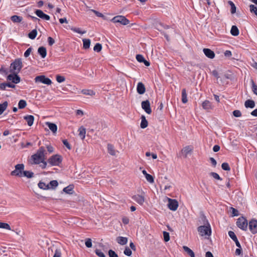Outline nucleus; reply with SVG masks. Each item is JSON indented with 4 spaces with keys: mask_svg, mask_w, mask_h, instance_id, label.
Segmentation results:
<instances>
[{
    "mask_svg": "<svg viewBox=\"0 0 257 257\" xmlns=\"http://www.w3.org/2000/svg\"><path fill=\"white\" fill-rule=\"evenodd\" d=\"M46 153L44 147H41L37 151L36 153L31 156L32 164H40L41 162L46 159Z\"/></svg>",
    "mask_w": 257,
    "mask_h": 257,
    "instance_id": "f257e3e1",
    "label": "nucleus"
},
{
    "mask_svg": "<svg viewBox=\"0 0 257 257\" xmlns=\"http://www.w3.org/2000/svg\"><path fill=\"white\" fill-rule=\"evenodd\" d=\"M23 67L22 59L18 58L11 64L10 72L11 73H19Z\"/></svg>",
    "mask_w": 257,
    "mask_h": 257,
    "instance_id": "f03ea898",
    "label": "nucleus"
},
{
    "mask_svg": "<svg viewBox=\"0 0 257 257\" xmlns=\"http://www.w3.org/2000/svg\"><path fill=\"white\" fill-rule=\"evenodd\" d=\"M207 225H201L198 227V231L199 234L202 236L209 237L211 234V229L209 223L207 222Z\"/></svg>",
    "mask_w": 257,
    "mask_h": 257,
    "instance_id": "7ed1b4c3",
    "label": "nucleus"
},
{
    "mask_svg": "<svg viewBox=\"0 0 257 257\" xmlns=\"http://www.w3.org/2000/svg\"><path fill=\"white\" fill-rule=\"evenodd\" d=\"M62 157L59 155H54L51 156L48 160V162L51 165L58 166L61 163Z\"/></svg>",
    "mask_w": 257,
    "mask_h": 257,
    "instance_id": "20e7f679",
    "label": "nucleus"
},
{
    "mask_svg": "<svg viewBox=\"0 0 257 257\" xmlns=\"http://www.w3.org/2000/svg\"><path fill=\"white\" fill-rule=\"evenodd\" d=\"M237 226L242 230L246 231L247 229V220L243 217H239L236 221Z\"/></svg>",
    "mask_w": 257,
    "mask_h": 257,
    "instance_id": "39448f33",
    "label": "nucleus"
},
{
    "mask_svg": "<svg viewBox=\"0 0 257 257\" xmlns=\"http://www.w3.org/2000/svg\"><path fill=\"white\" fill-rule=\"evenodd\" d=\"M24 169V165L23 164H17L15 166V170L11 172L12 175L22 177Z\"/></svg>",
    "mask_w": 257,
    "mask_h": 257,
    "instance_id": "423d86ee",
    "label": "nucleus"
},
{
    "mask_svg": "<svg viewBox=\"0 0 257 257\" xmlns=\"http://www.w3.org/2000/svg\"><path fill=\"white\" fill-rule=\"evenodd\" d=\"M114 23H120L123 25H126L129 24V21L123 16H117L111 19Z\"/></svg>",
    "mask_w": 257,
    "mask_h": 257,
    "instance_id": "0eeeda50",
    "label": "nucleus"
},
{
    "mask_svg": "<svg viewBox=\"0 0 257 257\" xmlns=\"http://www.w3.org/2000/svg\"><path fill=\"white\" fill-rule=\"evenodd\" d=\"M35 81L36 82H41L47 85H50L52 83L51 80L49 78L46 77L44 75L36 77Z\"/></svg>",
    "mask_w": 257,
    "mask_h": 257,
    "instance_id": "6e6552de",
    "label": "nucleus"
},
{
    "mask_svg": "<svg viewBox=\"0 0 257 257\" xmlns=\"http://www.w3.org/2000/svg\"><path fill=\"white\" fill-rule=\"evenodd\" d=\"M168 208L172 210L176 211L178 207V203L177 201L175 199H172L170 198H168Z\"/></svg>",
    "mask_w": 257,
    "mask_h": 257,
    "instance_id": "1a4fd4ad",
    "label": "nucleus"
},
{
    "mask_svg": "<svg viewBox=\"0 0 257 257\" xmlns=\"http://www.w3.org/2000/svg\"><path fill=\"white\" fill-rule=\"evenodd\" d=\"M18 73H12V74L9 75L7 77L8 80L11 81L13 83L17 84L20 82L21 78L18 75Z\"/></svg>",
    "mask_w": 257,
    "mask_h": 257,
    "instance_id": "9d476101",
    "label": "nucleus"
},
{
    "mask_svg": "<svg viewBox=\"0 0 257 257\" xmlns=\"http://www.w3.org/2000/svg\"><path fill=\"white\" fill-rule=\"evenodd\" d=\"M248 225L249 230L253 234L257 233V220L252 219L249 222Z\"/></svg>",
    "mask_w": 257,
    "mask_h": 257,
    "instance_id": "9b49d317",
    "label": "nucleus"
},
{
    "mask_svg": "<svg viewBox=\"0 0 257 257\" xmlns=\"http://www.w3.org/2000/svg\"><path fill=\"white\" fill-rule=\"evenodd\" d=\"M142 108L145 111V112L150 114L152 112V110L150 107V101L148 100L143 101L141 103Z\"/></svg>",
    "mask_w": 257,
    "mask_h": 257,
    "instance_id": "f8f14e48",
    "label": "nucleus"
},
{
    "mask_svg": "<svg viewBox=\"0 0 257 257\" xmlns=\"http://www.w3.org/2000/svg\"><path fill=\"white\" fill-rule=\"evenodd\" d=\"M193 148L191 146H187L184 147L181 150V154L185 158H187L188 155L191 153Z\"/></svg>",
    "mask_w": 257,
    "mask_h": 257,
    "instance_id": "ddd939ff",
    "label": "nucleus"
},
{
    "mask_svg": "<svg viewBox=\"0 0 257 257\" xmlns=\"http://www.w3.org/2000/svg\"><path fill=\"white\" fill-rule=\"evenodd\" d=\"M35 14H36V15L39 17V18L42 19H44L45 20H49L50 19V17L49 16L44 14L42 11L40 10H37L36 11H35Z\"/></svg>",
    "mask_w": 257,
    "mask_h": 257,
    "instance_id": "4468645a",
    "label": "nucleus"
},
{
    "mask_svg": "<svg viewBox=\"0 0 257 257\" xmlns=\"http://www.w3.org/2000/svg\"><path fill=\"white\" fill-rule=\"evenodd\" d=\"M203 52L205 56L210 59H213L215 57V53L211 50L208 48L203 49Z\"/></svg>",
    "mask_w": 257,
    "mask_h": 257,
    "instance_id": "2eb2a0df",
    "label": "nucleus"
},
{
    "mask_svg": "<svg viewBox=\"0 0 257 257\" xmlns=\"http://www.w3.org/2000/svg\"><path fill=\"white\" fill-rule=\"evenodd\" d=\"M137 92L140 94H144L146 91V88L142 82H139L137 87Z\"/></svg>",
    "mask_w": 257,
    "mask_h": 257,
    "instance_id": "dca6fc26",
    "label": "nucleus"
},
{
    "mask_svg": "<svg viewBox=\"0 0 257 257\" xmlns=\"http://www.w3.org/2000/svg\"><path fill=\"white\" fill-rule=\"evenodd\" d=\"M133 199L140 205H142L145 201L144 197L140 195H134Z\"/></svg>",
    "mask_w": 257,
    "mask_h": 257,
    "instance_id": "f3484780",
    "label": "nucleus"
},
{
    "mask_svg": "<svg viewBox=\"0 0 257 257\" xmlns=\"http://www.w3.org/2000/svg\"><path fill=\"white\" fill-rule=\"evenodd\" d=\"M202 107L206 110H210L213 108L211 103L208 100H205L202 104Z\"/></svg>",
    "mask_w": 257,
    "mask_h": 257,
    "instance_id": "a211bd4d",
    "label": "nucleus"
},
{
    "mask_svg": "<svg viewBox=\"0 0 257 257\" xmlns=\"http://www.w3.org/2000/svg\"><path fill=\"white\" fill-rule=\"evenodd\" d=\"M46 125L48 126L49 128L53 133H56L57 130V126L56 124L55 123L50 122H46L45 123Z\"/></svg>",
    "mask_w": 257,
    "mask_h": 257,
    "instance_id": "6ab92c4d",
    "label": "nucleus"
},
{
    "mask_svg": "<svg viewBox=\"0 0 257 257\" xmlns=\"http://www.w3.org/2000/svg\"><path fill=\"white\" fill-rule=\"evenodd\" d=\"M24 118L27 121L29 126H32L33 124L34 120V117L32 115H28L25 116Z\"/></svg>",
    "mask_w": 257,
    "mask_h": 257,
    "instance_id": "aec40b11",
    "label": "nucleus"
},
{
    "mask_svg": "<svg viewBox=\"0 0 257 257\" xmlns=\"http://www.w3.org/2000/svg\"><path fill=\"white\" fill-rule=\"evenodd\" d=\"M38 52L42 58L46 57L47 55V50L45 47L43 46L39 47L38 50Z\"/></svg>",
    "mask_w": 257,
    "mask_h": 257,
    "instance_id": "412c9836",
    "label": "nucleus"
},
{
    "mask_svg": "<svg viewBox=\"0 0 257 257\" xmlns=\"http://www.w3.org/2000/svg\"><path fill=\"white\" fill-rule=\"evenodd\" d=\"M244 106L246 108H253L255 107V102L252 100L248 99L245 101Z\"/></svg>",
    "mask_w": 257,
    "mask_h": 257,
    "instance_id": "4be33fe9",
    "label": "nucleus"
},
{
    "mask_svg": "<svg viewBox=\"0 0 257 257\" xmlns=\"http://www.w3.org/2000/svg\"><path fill=\"white\" fill-rule=\"evenodd\" d=\"M107 151L110 155L112 156L116 155V151L115 150L114 147L112 145H107Z\"/></svg>",
    "mask_w": 257,
    "mask_h": 257,
    "instance_id": "5701e85b",
    "label": "nucleus"
},
{
    "mask_svg": "<svg viewBox=\"0 0 257 257\" xmlns=\"http://www.w3.org/2000/svg\"><path fill=\"white\" fill-rule=\"evenodd\" d=\"M148 125V121L147 120L145 116L144 115H142L141 116V122L140 124V126L142 128H145L147 127Z\"/></svg>",
    "mask_w": 257,
    "mask_h": 257,
    "instance_id": "b1692460",
    "label": "nucleus"
},
{
    "mask_svg": "<svg viewBox=\"0 0 257 257\" xmlns=\"http://www.w3.org/2000/svg\"><path fill=\"white\" fill-rule=\"evenodd\" d=\"M116 241L118 243L121 245H124L127 243V239L126 237L119 236L116 238Z\"/></svg>",
    "mask_w": 257,
    "mask_h": 257,
    "instance_id": "393cba45",
    "label": "nucleus"
},
{
    "mask_svg": "<svg viewBox=\"0 0 257 257\" xmlns=\"http://www.w3.org/2000/svg\"><path fill=\"white\" fill-rule=\"evenodd\" d=\"M183 248L184 251L186 252L189 256H190V257H195V254L194 252L188 246H183Z\"/></svg>",
    "mask_w": 257,
    "mask_h": 257,
    "instance_id": "a878e982",
    "label": "nucleus"
},
{
    "mask_svg": "<svg viewBox=\"0 0 257 257\" xmlns=\"http://www.w3.org/2000/svg\"><path fill=\"white\" fill-rule=\"evenodd\" d=\"M79 136L82 140H84L85 137L86 130L83 126H81L79 129Z\"/></svg>",
    "mask_w": 257,
    "mask_h": 257,
    "instance_id": "bb28decb",
    "label": "nucleus"
},
{
    "mask_svg": "<svg viewBox=\"0 0 257 257\" xmlns=\"http://www.w3.org/2000/svg\"><path fill=\"white\" fill-rule=\"evenodd\" d=\"M230 33L232 36H237L239 34V30L236 26H232L230 30Z\"/></svg>",
    "mask_w": 257,
    "mask_h": 257,
    "instance_id": "cd10ccee",
    "label": "nucleus"
},
{
    "mask_svg": "<svg viewBox=\"0 0 257 257\" xmlns=\"http://www.w3.org/2000/svg\"><path fill=\"white\" fill-rule=\"evenodd\" d=\"M63 191L67 194H72L73 192V186L72 185H69L65 187Z\"/></svg>",
    "mask_w": 257,
    "mask_h": 257,
    "instance_id": "c85d7f7f",
    "label": "nucleus"
},
{
    "mask_svg": "<svg viewBox=\"0 0 257 257\" xmlns=\"http://www.w3.org/2000/svg\"><path fill=\"white\" fill-rule=\"evenodd\" d=\"M81 92L86 95L93 96L95 94V92L90 89H83L81 90Z\"/></svg>",
    "mask_w": 257,
    "mask_h": 257,
    "instance_id": "c756f323",
    "label": "nucleus"
},
{
    "mask_svg": "<svg viewBox=\"0 0 257 257\" xmlns=\"http://www.w3.org/2000/svg\"><path fill=\"white\" fill-rule=\"evenodd\" d=\"M182 101L183 103H186L188 101L187 95L185 89H183L182 90Z\"/></svg>",
    "mask_w": 257,
    "mask_h": 257,
    "instance_id": "7c9ffc66",
    "label": "nucleus"
},
{
    "mask_svg": "<svg viewBox=\"0 0 257 257\" xmlns=\"http://www.w3.org/2000/svg\"><path fill=\"white\" fill-rule=\"evenodd\" d=\"M11 20L14 23H20L23 20L22 17L17 15H14L11 17Z\"/></svg>",
    "mask_w": 257,
    "mask_h": 257,
    "instance_id": "2f4dec72",
    "label": "nucleus"
},
{
    "mask_svg": "<svg viewBox=\"0 0 257 257\" xmlns=\"http://www.w3.org/2000/svg\"><path fill=\"white\" fill-rule=\"evenodd\" d=\"M8 105V103L7 101H5L4 103L0 104V115L6 109Z\"/></svg>",
    "mask_w": 257,
    "mask_h": 257,
    "instance_id": "473e14b6",
    "label": "nucleus"
},
{
    "mask_svg": "<svg viewBox=\"0 0 257 257\" xmlns=\"http://www.w3.org/2000/svg\"><path fill=\"white\" fill-rule=\"evenodd\" d=\"M38 187L42 189L46 190L50 188V186L48 184H46L45 183L43 182H40L38 183Z\"/></svg>",
    "mask_w": 257,
    "mask_h": 257,
    "instance_id": "72a5a7b5",
    "label": "nucleus"
},
{
    "mask_svg": "<svg viewBox=\"0 0 257 257\" xmlns=\"http://www.w3.org/2000/svg\"><path fill=\"white\" fill-rule=\"evenodd\" d=\"M83 48L85 49H88L90 45V40L87 39H83Z\"/></svg>",
    "mask_w": 257,
    "mask_h": 257,
    "instance_id": "f704fd0d",
    "label": "nucleus"
},
{
    "mask_svg": "<svg viewBox=\"0 0 257 257\" xmlns=\"http://www.w3.org/2000/svg\"><path fill=\"white\" fill-rule=\"evenodd\" d=\"M23 176L26 177L28 178H31L34 176V173L31 171H24Z\"/></svg>",
    "mask_w": 257,
    "mask_h": 257,
    "instance_id": "c9c22d12",
    "label": "nucleus"
},
{
    "mask_svg": "<svg viewBox=\"0 0 257 257\" xmlns=\"http://www.w3.org/2000/svg\"><path fill=\"white\" fill-rule=\"evenodd\" d=\"M37 35V31L36 29L32 30L29 34V38L31 39H34Z\"/></svg>",
    "mask_w": 257,
    "mask_h": 257,
    "instance_id": "e433bc0d",
    "label": "nucleus"
},
{
    "mask_svg": "<svg viewBox=\"0 0 257 257\" xmlns=\"http://www.w3.org/2000/svg\"><path fill=\"white\" fill-rule=\"evenodd\" d=\"M228 3L231 7V13L232 14L235 13L236 8L234 3L230 1L228 2Z\"/></svg>",
    "mask_w": 257,
    "mask_h": 257,
    "instance_id": "4c0bfd02",
    "label": "nucleus"
},
{
    "mask_svg": "<svg viewBox=\"0 0 257 257\" xmlns=\"http://www.w3.org/2000/svg\"><path fill=\"white\" fill-rule=\"evenodd\" d=\"M70 29L73 32L80 34L81 35L84 34L86 32V31H81L80 29L78 28L71 27Z\"/></svg>",
    "mask_w": 257,
    "mask_h": 257,
    "instance_id": "58836bf2",
    "label": "nucleus"
},
{
    "mask_svg": "<svg viewBox=\"0 0 257 257\" xmlns=\"http://www.w3.org/2000/svg\"><path fill=\"white\" fill-rule=\"evenodd\" d=\"M27 105L26 101L24 100H21L19 102L18 106L19 109H23Z\"/></svg>",
    "mask_w": 257,
    "mask_h": 257,
    "instance_id": "ea45409f",
    "label": "nucleus"
},
{
    "mask_svg": "<svg viewBox=\"0 0 257 257\" xmlns=\"http://www.w3.org/2000/svg\"><path fill=\"white\" fill-rule=\"evenodd\" d=\"M0 228H5L8 230H11L10 225L7 223L0 222Z\"/></svg>",
    "mask_w": 257,
    "mask_h": 257,
    "instance_id": "a19ab883",
    "label": "nucleus"
},
{
    "mask_svg": "<svg viewBox=\"0 0 257 257\" xmlns=\"http://www.w3.org/2000/svg\"><path fill=\"white\" fill-rule=\"evenodd\" d=\"M250 11L252 13H254L256 16H257V7L254 6L253 5H250L249 6Z\"/></svg>",
    "mask_w": 257,
    "mask_h": 257,
    "instance_id": "79ce46f5",
    "label": "nucleus"
},
{
    "mask_svg": "<svg viewBox=\"0 0 257 257\" xmlns=\"http://www.w3.org/2000/svg\"><path fill=\"white\" fill-rule=\"evenodd\" d=\"M101 49H102V46L99 43L96 44V45L94 46V47L93 48L94 51H96L97 52H99L100 51H101Z\"/></svg>",
    "mask_w": 257,
    "mask_h": 257,
    "instance_id": "37998d69",
    "label": "nucleus"
},
{
    "mask_svg": "<svg viewBox=\"0 0 257 257\" xmlns=\"http://www.w3.org/2000/svg\"><path fill=\"white\" fill-rule=\"evenodd\" d=\"M48 185H49L50 188H54L58 186V183L56 180H53L50 181Z\"/></svg>",
    "mask_w": 257,
    "mask_h": 257,
    "instance_id": "c03bdc74",
    "label": "nucleus"
},
{
    "mask_svg": "<svg viewBox=\"0 0 257 257\" xmlns=\"http://www.w3.org/2000/svg\"><path fill=\"white\" fill-rule=\"evenodd\" d=\"M95 252L99 257H105V255L100 249H96L95 250Z\"/></svg>",
    "mask_w": 257,
    "mask_h": 257,
    "instance_id": "a18cd8bd",
    "label": "nucleus"
},
{
    "mask_svg": "<svg viewBox=\"0 0 257 257\" xmlns=\"http://www.w3.org/2000/svg\"><path fill=\"white\" fill-rule=\"evenodd\" d=\"M221 168L225 171H230V168L227 163H223L221 165Z\"/></svg>",
    "mask_w": 257,
    "mask_h": 257,
    "instance_id": "49530a36",
    "label": "nucleus"
},
{
    "mask_svg": "<svg viewBox=\"0 0 257 257\" xmlns=\"http://www.w3.org/2000/svg\"><path fill=\"white\" fill-rule=\"evenodd\" d=\"M85 245L86 247L89 248L92 246V241L91 239L89 238H87L85 239Z\"/></svg>",
    "mask_w": 257,
    "mask_h": 257,
    "instance_id": "de8ad7c7",
    "label": "nucleus"
},
{
    "mask_svg": "<svg viewBox=\"0 0 257 257\" xmlns=\"http://www.w3.org/2000/svg\"><path fill=\"white\" fill-rule=\"evenodd\" d=\"M228 235L229 237L234 241L235 239H237L236 235L235 234L234 232L232 231H229L228 232Z\"/></svg>",
    "mask_w": 257,
    "mask_h": 257,
    "instance_id": "09e8293b",
    "label": "nucleus"
},
{
    "mask_svg": "<svg viewBox=\"0 0 257 257\" xmlns=\"http://www.w3.org/2000/svg\"><path fill=\"white\" fill-rule=\"evenodd\" d=\"M164 239L165 241L167 242L170 240L169 233L166 231L163 232Z\"/></svg>",
    "mask_w": 257,
    "mask_h": 257,
    "instance_id": "8fccbe9b",
    "label": "nucleus"
},
{
    "mask_svg": "<svg viewBox=\"0 0 257 257\" xmlns=\"http://www.w3.org/2000/svg\"><path fill=\"white\" fill-rule=\"evenodd\" d=\"M210 175L212 176L215 179L219 180H222V179L220 177L219 175L217 173H216L211 172L210 173Z\"/></svg>",
    "mask_w": 257,
    "mask_h": 257,
    "instance_id": "3c124183",
    "label": "nucleus"
},
{
    "mask_svg": "<svg viewBox=\"0 0 257 257\" xmlns=\"http://www.w3.org/2000/svg\"><path fill=\"white\" fill-rule=\"evenodd\" d=\"M252 83V90L253 92L257 95V85L254 83L253 80L251 81Z\"/></svg>",
    "mask_w": 257,
    "mask_h": 257,
    "instance_id": "603ef678",
    "label": "nucleus"
},
{
    "mask_svg": "<svg viewBox=\"0 0 257 257\" xmlns=\"http://www.w3.org/2000/svg\"><path fill=\"white\" fill-rule=\"evenodd\" d=\"M146 178L147 180L150 183H153L154 182V179L153 177L150 174H148V175H147L146 176Z\"/></svg>",
    "mask_w": 257,
    "mask_h": 257,
    "instance_id": "864d4df0",
    "label": "nucleus"
},
{
    "mask_svg": "<svg viewBox=\"0 0 257 257\" xmlns=\"http://www.w3.org/2000/svg\"><path fill=\"white\" fill-rule=\"evenodd\" d=\"M56 80L58 82L61 83L65 81V78L64 76H60V75H57L56 76Z\"/></svg>",
    "mask_w": 257,
    "mask_h": 257,
    "instance_id": "5fc2aeb1",
    "label": "nucleus"
},
{
    "mask_svg": "<svg viewBox=\"0 0 257 257\" xmlns=\"http://www.w3.org/2000/svg\"><path fill=\"white\" fill-rule=\"evenodd\" d=\"M132 252L130 248L126 247L124 250V254L127 256H131Z\"/></svg>",
    "mask_w": 257,
    "mask_h": 257,
    "instance_id": "6e6d98bb",
    "label": "nucleus"
},
{
    "mask_svg": "<svg viewBox=\"0 0 257 257\" xmlns=\"http://www.w3.org/2000/svg\"><path fill=\"white\" fill-rule=\"evenodd\" d=\"M136 59L139 62H143V61H144L145 58L143 55H140V54H138L136 56Z\"/></svg>",
    "mask_w": 257,
    "mask_h": 257,
    "instance_id": "4d7b16f0",
    "label": "nucleus"
},
{
    "mask_svg": "<svg viewBox=\"0 0 257 257\" xmlns=\"http://www.w3.org/2000/svg\"><path fill=\"white\" fill-rule=\"evenodd\" d=\"M226 79H230V80H233L234 79V76L232 73L231 72L226 73L224 75Z\"/></svg>",
    "mask_w": 257,
    "mask_h": 257,
    "instance_id": "13d9d810",
    "label": "nucleus"
},
{
    "mask_svg": "<svg viewBox=\"0 0 257 257\" xmlns=\"http://www.w3.org/2000/svg\"><path fill=\"white\" fill-rule=\"evenodd\" d=\"M233 115L235 117H238L241 116V113L239 110H235L233 111Z\"/></svg>",
    "mask_w": 257,
    "mask_h": 257,
    "instance_id": "bf43d9fd",
    "label": "nucleus"
},
{
    "mask_svg": "<svg viewBox=\"0 0 257 257\" xmlns=\"http://www.w3.org/2000/svg\"><path fill=\"white\" fill-rule=\"evenodd\" d=\"M61 252L59 249L56 248L55 250V254L53 257H61Z\"/></svg>",
    "mask_w": 257,
    "mask_h": 257,
    "instance_id": "052dcab7",
    "label": "nucleus"
},
{
    "mask_svg": "<svg viewBox=\"0 0 257 257\" xmlns=\"http://www.w3.org/2000/svg\"><path fill=\"white\" fill-rule=\"evenodd\" d=\"M108 255L109 257H118L117 254L111 249L108 251Z\"/></svg>",
    "mask_w": 257,
    "mask_h": 257,
    "instance_id": "680f3d73",
    "label": "nucleus"
},
{
    "mask_svg": "<svg viewBox=\"0 0 257 257\" xmlns=\"http://www.w3.org/2000/svg\"><path fill=\"white\" fill-rule=\"evenodd\" d=\"M32 48H28V49L26 51V52H25V53H24V56H25V57H28L30 55V53H31V51H32Z\"/></svg>",
    "mask_w": 257,
    "mask_h": 257,
    "instance_id": "e2e57ef3",
    "label": "nucleus"
},
{
    "mask_svg": "<svg viewBox=\"0 0 257 257\" xmlns=\"http://www.w3.org/2000/svg\"><path fill=\"white\" fill-rule=\"evenodd\" d=\"M48 42L50 46H52L55 43L54 40L51 37H48Z\"/></svg>",
    "mask_w": 257,
    "mask_h": 257,
    "instance_id": "0e129e2a",
    "label": "nucleus"
},
{
    "mask_svg": "<svg viewBox=\"0 0 257 257\" xmlns=\"http://www.w3.org/2000/svg\"><path fill=\"white\" fill-rule=\"evenodd\" d=\"M230 209L232 210V213L233 216H238V211L237 209L231 207Z\"/></svg>",
    "mask_w": 257,
    "mask_h": 257,
    "instance_id": "69168bd1",
    "label": "nucleus"
},
{
    "mask_svg": "<svg viewBox=\"0 0 257 257\" xmlns=\"http://www.w3.org/2000/svg\"><path fill=\"white\" fill-rule=\"evenodd\" d=\"M92 12H93L97 17L103 18L104 17L103 15L95 10H92Z\"/></svg>",
    "mask_w": 257,
    "mask_h": 257,
    "instance_id": "338daca9",
    "label": "nucleus"
},
{
    "mask_svg": "<svg viewBox=\"0 0 257 257\" xmlns=\"http://www.w3.org/2000/svg\"><path fill=\"white\" fill-rule=\"evenodd\" d=\"M41 163L40 167H41V168L45 169L46 168L47 163L45 161V160H44V161L41 162Z\"/></svg>",
    "mask_w": 257,
    "mask_h": 257,
    "instance_id": "774afa93",
    "label": "nucleus"
}]
</instances>
